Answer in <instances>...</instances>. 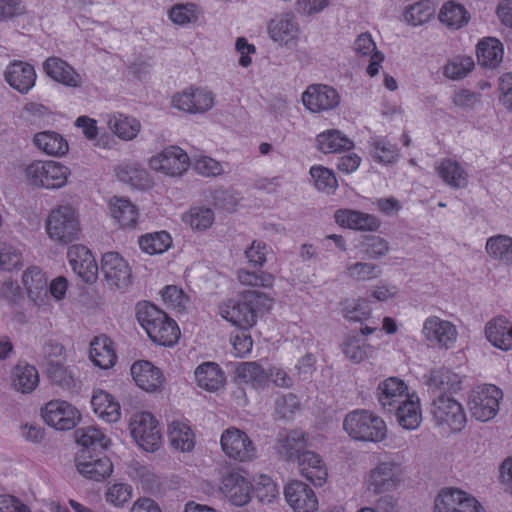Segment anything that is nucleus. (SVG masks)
Returning <instances> with one entry per match:
<instances>
[{"instance_id": "obj_1", "label": "nucleus", "mask_w": 512, "mask_h": 512, "mask_svg": "<svg viewBox=\"0 0 512 512\" xmlns=\"http://www.w3.org/2000/svg\"><path fill=\"white\" fill-rule=\"evenodd\" d=\"M271 299L257 290L244 291L239 300H228L219 306L223 319L241 329L251 328L256 324V311L269 308Z\"/></svg>"}, {"instance_id": "obj_2", "label": "nucleus", "mask_w": 512, "mask_h": 512, "mask_svg": "<svg viewBox=\"0 0 512 512\" xmlns=\"http://www.w3.org/2000/svg\"><path fill=\"white\" fill-rule=\"evenodd\" d=\"M343 428L352 439L357 441L378 443L387 436L385 421L365 409L349 412L344 418Z\"/></svg>"}, {"instance_id": "obj_3", "label": "nucleus", "mask_w": 512, "mask_h": 512, "mask_svg": "<svg viewBox=\"0 0 512 512\" xmlns=\"http://www.w3.org/2000/svg\"><path fill=\"white\" fill-rule=\"evenodd\" d=\"M70 175L69 167L53 160H34L24 169V177L28 185L48 190L64 187Z\"/></svg>"}, {"instance_id": "obj_4", "label": "nucleus", "mask_w": 512, "mask_h": 512, "mask_svg": "<svg viewBox=\"0 0 512 512\" xmlns=\"http://www.w3.org/2000/svg\"><path fill=\"white\" fill-rule=\"evenodd\" d=\"M45 229L50 239L67 244L77 239L80 232L79 215L70 205H59L49 213Z\"/></svg>"}, {"instance_id": "obj_5", "label": "nucleus", "mask_w": 512, "mask_h": 512, "mask_svg": "<svg viewBox=\"0 0 512 512\" xmlns=\"http://www.w3.org/2000/svg\"><path fill=\"white\" fill-rule=\"evenodd\" d=\"M403 467L394 460L380 461L364 476L366 491L374 496L396 490L403 481Z\"/></svg>"}, {"instance_id": "obj_6", "label": "nucleus", "mask_w": 512, "mask_h": 512, "mask_svg": "<svg viewBox=\"0 0 512 512\" xmlns=\"http://www.w3.org/2000/svg\"><path fill=\"white\" fill-rule=\"evenodd\" d=\"M502 397V391L495 385L477 386L471 390L468 396V410L476 420L487 422L497 415Z\"/></svg>"}, {"instance_id": "obj_7", "label": "nucleus", "mask_w": 512, "mask_h": 512, "mask_svg": "<svg viewBox=\"0 0 512 512\" xmlns=\"http://www.w3.org/2000/svg\"><path fill=\"white\" fill-rule=\"evenodd\" d=\"M172 106L189 114H204L215 105V94L206 87L191 85L172 97Z\"/></svg>"}, {"instance_id": "obj_8", "label": "nucleus", "mask_w": 512, "mask_h": 512, "mask_svg": "<svg viewBox=\"0 0 512 512\" xmlns=\"http://www.w3.org/2000/svg\"><path fill=\"white\" fill-rule=\"evenodd\" d=\"M421 333L428 346L440 350L453 348L458 338L457 327L435 315L424 320Z\"/></svg>"}, {"instance_id": "obj_9", "label": "nucleus", "mask_w": 512, "mask_h": 512, "mask_svg": "<svg viewBox=\"0 0 512 512\" xmlns=\"http://www.w3.org/2000/svg\"><path fill=\"white\" fill-rule=\"evenodd\" d=\"M220 445L223 453L238 462H250L256 458L257 448L250 437L236 427H229L222 432Z\"/></svg>"}, {"instance_id": "obj_10", "label": "nucleus", "mask_w": 512, "mask_h": 512, "mask_svg": "<svg viewBox=\"0 0 512 512\" xmlns=\"http://www.w3.org/2000/svg\"><path fill=\"white\" fill-rule=\"evenodd\" d=\"M432 415L438 426L450 432H459L466 424V414L462 405L446 395H440L434 400Z\"/></svg>"}, {"instance_id": "obj_11", "label": "nucleus", "mask_w": 512, "mask_h": 512, "mask_svg": "<svg viewBox=\"0 0 512 512\" xmlns=\"http://www.w3.org/2000/svg\"><path fill=\"white\" fill-rule=\"evenodd\" d=\"M41 416L50 427L59 430H71L81 420L80 411L64 400H51L41 408Z\"/></svg>"}, {"instance_id": "obj_12", "label": "nucleus", "mask_w": 512, "mask_h": 512, "mask_svg": "<svg viewBox=\"0 0 512 512\" xmlns=\"http://www.w3.org/2000/svg\"><path fill=\"white\" fill-rule=\"evenodd\" d=\"M134 440L145 451L153 452L161 443V433L155 417L148 412L135 413L130 420Z\"/></svg>"}, {"instance_id": "obj_13", "label": "nucleus", "mask_w": 512, "mask_h": 512, "mask_svg": "<svg viewBox=\"0 0 512 512\" xmlns=\"http://www.w3.org/2000/svg\"><path fill=\"white\" fill-rule=\"evenodd\" d=\"M434 512H484V510L473 496L457 488H446L435 497Z\"/></svg>"}, {"instance_id": "obj_14", "label": "nucleus", "mask_w": 512, "mask_h": 512, "mask_svg": "<svg viewBox=\"0 0 512 512\" xmlns=\"http://www.w3.org/2000/svg\"><path fill=\"white\" fill-rule=\"evenodd\" d=\"M189 165V156L178 146H169L149 160L152 170L173 177L182 175Z\"/></svg>"}, {"instance_id": "obj_15", "label": "nucleus", "mask_w": 512, "mask_h": 512, "mask_svg": "<svg viewBox=\"0 0 512 512\" xmlns=\"http://www.w3.org/2000/svg\"><path fill=\"white\" fill-rule=\"evenodd\" d=\"M101 270L110 288L124 290L131 284V268L117 252H107L102 256Z\"/></svg>"}, {"instance_id": "obj_16", "label": "nucleus", "mask_w": 512, "mask_h": 512, "mask_svg": "<svg viewBox=\"0 0 512 512\" xmlns=\"http://www.w3.org/2000/svg\"><path fill=\"white\" fill-rule=\"evenodd\" d=\"M340 100L337 90L324 84L309 85L302 94L303 105L313 113L333 110Z\"/></svg>"}, {"instance_id": "obj_17", "label": "nucleus", "mask_w": 512, "mask_h": 512, "mask_svg": "<svg viewBox=\"0 0 512 512\" xmlns=\"http://www.w3.org/2000/svg\"><path fill=\"white\" fill-rule=\"evenodd\" d=\"M284 496L294 512H316L318 509L315 492L300 480L290 481L284 488Z\"/></svg>"}, {"instance_id": "obj_18", "label": "nucleus", "mask_w": 512, "mask_h": 512, "mask_svg": "<svg viewBox=\"0 0 512 512\" xmlns=\"http://www.w3.org/2000/svg\"><path fill=\"white\" fill-rule=\"evenodd\" d=\"M77 471L84 477L100 481L108 477L113 471V465L106 456L92 455L88 449H81L75 459Z\"/></svg>"}, {"instance_id": "obj_19", "label": "nucleus", "mask_w": 512, "mask_h": 512, "mask_svg": "<svg viewBox=\"0 0 512 512\" xmlns=\"http://www.w3.org/2000/svg\"><path fill=\"white\" fill-rule=\"evenodd\" d=\"M3 75L5 82L20 94H27L35 86L37 78L34 67L21 60L10 62Z\"/></svg>"}, {"instance_id": "obj_20", "label": "nucleus", "mask_w": 512, "mask_h": 512, "mask_svg": "<svg viewBox=\"0 0 512 512\" xmlns=\"http://www.w3.org/2000/svg\"><path fill=\"white\" fill-rule=\"evenodd\" d=\"M268 33L274 42L288 47L295 45L299 34L296 17L292 13L276 15L268 24Z\"/></svg>"}, {"instance_id": "obj_21", "label": "nucleus", "mask_w": 512, "mask_h": 512, "mask_svg": "<svg viewBox=\"0 0 512 512\" xmlns=\"http://www.w3.org/2000/svg\"><path fill=\"white\" fill-rule=\"evenodd\" d=\"M67 258L73 271L86 283H92L97 278L98 266L90 252L83 245L69 247Z\"/></svg>"}, {"instance_id": "obj_22", "label": "nucleus", "mask_w": 512, "mask_h": 512, "mask_svg": "<svg viewBox=\"0 0 512 512\" xmlns=\"http://www.w3.org/2000/svg\"><path fill=\"white\" fill-rule=\"evenodd\" d=\"M43 70L55 82L69 88H80L83 77L65 60L59 57H49L43 63Z\"/></svg>"}, {"instance_id": "obj_23", "label": "nucleus", "mask_w": 512, "mask_h": 512, "mask_svg": "<svg viewBox=\"0 0 512 512\" xmlns=\"http://www.w3.org/2000/svg\"><path fill=\"white\" fill-rule=\"evenodd\" d=\"M407 390L404 381L397 377H389L378 384L377 400L384 410L394 411L396 406L410 395Z\"/></svg>"}, {"instance_id": "obj_24", "label": "nucleus", "mask_w": 512, "mask_h": 512, "mask_svg": "<svg viewBox=\"0 0 512 512\" xmlns=\"http://www.w3.org/2000/svg\"><path fill=\"white\" fill-rule=\"evenodd\" d=\"M338 225L356 231L374 232L381 226V221L373 214L353 209H338L334 213Z\"/></svg>"}, {"instance_id": "obj_25", "label": "nucleus", "mask_w": 512, "mask_h": 512, "mask_svg": "<svg viewBox=\"0 0 512 512\" xmlns=\"http://www.w3.org/2000/svg\"><path fill=\"white\" fill-rule=\"evenodd\" d=\"M297 461L298 471L301 476L316 486H322L327 479V466L322 457L314 452H303Z\"/></svg>"}, {"instance_id": "obj_26", "label": "nucleus", "mask_w": 512, "mask_h": 512, "mask_svg": "<svg viewBox=\"0 0 512 512\" xmlns=\"http://www.w3.org/2000/svg\"><path fill=\"white\" fill-rule=\"evenodd\" d=\"M131 375L139 388L147 392L159 390L164 382L160 369L149 361H137L131 366Z\"/></svg>"}, {"instance_id": "obj_27", "label": "nucleus", "mask_w": 512, "mask_h": 512, "mask_svg": "<svg viewBox=\"0 0 512 512\" xmlns=\"http://www.w3.org/2000/svg\"><path fill=\"white\" fill-rule=\"evenodd\" d=\"M221 490L232 504L243 506L250 500L252 487L245 477L233 472L222 479Z\"/></svg>"}, {"instance_id": "obj_28", "label": "nucleus", "mask_w": 512, "mask_h": 512, "mask_svg": "<svg viewBox=\"0 0 512 512\" xmlns=\"http://www.w3.org/2000/svg\"><path fill=\"white\" fill-rule=\"evenodd\" d=\"M485 335L496 348L503 351L512 348V323L505 317L491 319L485 326Z\"/></svg>"}, {"instance_id": "obj_29", "label": "nucleus", "mask_w": 512, "mask_h": 512, "mask_svg": "<svg viewBox=\"0 0 512 512\" xmlns=\"http://www.w3.org/2000/svg\"><path fill=\"white\" fill-rule=\"evenodd\" d=\"M22 283L28 298L35 305H42L47 299V277L38 267H29L22 276Z\"/></svg>"}, {"instance_id": "obj_30", "label": "nucleus", "mask_w": 512, "mask_h": 512, "mask_svg": "<svg viewBox=\"0 0 512 512\" xmlns=\"http://www.w3.org/2000/svg\"><path fill=\"white\" fill-rule=\"evenodd\" d=\"M353 50L359 57L368 58L370 63L367 67V73L373 77L378 74L384 55L377 50L371 34H360L353 44Z\"/></svg>"}, {"instance_id": "obj_31", "label": "nucleus", "mask_w": 512, "mask_h": 512, "mask_svg": "<svg viewBox=\"0 0 512 512\" xmlns=\"http://www.w3.org/2000/svg\"><path fill=\"white\" fill-rule=\"evenodd\" d=\"M437 175L453 189H463L468 184L469 175L459 162L445 158L435 167Z\"/></svg>"}, {"instance_id": "obj_32", "label": "nucleus", "mask_w": 512, "mask_h": 512, "mask_svg": "<svg viewBox=\"0 0 512 512\" xmlns=\"http://www.w3.org/2000/svg\"><path fill=\"white\" fill-rule=\"evenodd\" d=\"M168 440L171 447L180 452H191L195 447V434L187 421L173 420L168 425Z\"/></svg>"}, {"instance_id": "obj_33", "label": "nucleus", "mask_w": 512, "mask_h": 512, "mask_svg": "<svg viewBox=\"0 0 512 512\" xmlns=\"http://www.w3.org/2000/svg\"><path fill=\"white\" fill-rule=\"evenodd\" d=\"M307 439L299 430H293L280 436L277 442V453L287 461H295L303 452H307Z\"/></svg>"}, {"instance_id": "obj_34", "label": "nucleus", "mask_w": 512, "mask_h": 512, "mask_svg": "<svg viewBox=\"0 0 512 512\" xmlns=\"http://www.w3.org/2000/svg\"><path fill=\"white\" fill-rule=\"evenodd\" d=\"M396 417L398 423L408 430H414L419 427L422 421V414L419 405V399L414 394L409 395L396 406Z\"/></svg>"}, {"instance_id": "obj_35", "label": "nucleus", "mask_w": 512, "mask_h": 512, "mask_svg": "<svg viewBox=\"0 0 512 512\" xmlns=\"http://www.w3.org/2000/svg\"><path fill=\"white\" fill-rule=\"evenodd\" d=\"M194 375L197 385L209 392L217 391L225 383L223 371L213 362H205L199 365Z\"/></svg>"}, {"instance_id": "obj_36", "label": "nucleus", "mask_w": 512, "mask_h": 512, "mask_svg": "<svg viewBox=\"0 0 512 512\" xmlns=\"http://www.w3.org/2000/svg\"><path fill=\"white\" fill-rule=\"evenodd\" d=\"M33 143L40 151L54 157L64 156L69 150L67 140L55 131H43L35 134Z\"/></svg>"}, {"instance_id": "obj_37", "label": "nucleus", "mask_w": 512, "mask_h": 512, "mask_svg": "<svg viewBox=\"0 0 512 512\" xmlns=\"http://www.w3.org/2000/svg\"><path fill=\"white\" fill-rule=\"evenodd\" d=\"M91 405L95 414L108 423H114L120 419L121 412L119 403L116 402L109 393L103 390L94 392Z\"/></svg>"}, {"instance_id": "obj_38", "label": "nucleus", "mask_w": 512, "mask_h": 512, "mask_svg": "<svg viewBox=\"0 0 512 512\" xmlns=\"http://www.w3.org/2000/svg\"><path fill=\"white\" fill-rule=\"evenodd\" d=\"M107 125L115 135L125 141L134 139L141 130V124L136 118L121 113L107 115Z\"/></svg>"}, {"instance_id": "obj_39", "label": "nucleus", "mask_w": 512, "mask_h": 512, "mask_svg": "<svg viewBox=\"0 0 512 512\" xmlns=\"http://www.w3.org/2000/svg\"><path fill=\"white\" fill-rule=\"evenodd\" d=\"M342 352L351 362L358 364L371 357L374 348L358 334H348L342 342Z\"/></svg>"}, {"instance_id": "obj_40", "label": "nucleus", "mask_w": 512, "mask_h": 512, "mask_svg": "<svg viewBox=\"0 0 512 512\" xmlns=\"http://www.w3.org/2000/svg\"><path fill=\"white\" fill-rule=\"evenodd\" d=\"M147 334L153 342L159 345L172 346L178 341L180 330L175 321L164 313L163 318L158 320Z\"/></svg>"}, {"instance_id": "obj_41", "label": "nucleus", "mask_w": 512, "mask_h": 512, "mask_svg": "<svg viewBox=\"0 0 512 512\" xmlns=\"http://www.w3.org/2000/svg\"><path fill=\"white\" fill-rule=\"evenodd\" d=\"M89 356L92 362L102 368L112 367L116 361V354L111 340L106 336L95 337L90 344Z\"/></svg>"}, {"instance_id": "obj_42", "label": "nucleus", "mask_w": 512, "mask_h": 512, "mask_svg": "<svg viewBox=\"0 0 512 512\" xmlns=\"http://www.w3.org/2000/svg\"><path fill=\"white\" fill-rule=\"evenodd\" d=\"M111 216L121 227H134L138 220V209L128 199L113 197L109 202Z\"/></svg>"}, {"instance_id": "obj_43", "label": "nucleus", "mask_w": 512, "mask_h": 512, "mask_svg": "<svg viewBox=\"0 0 512 512\" xmlns=\"http://www.w3.org/2000/svg\"><path fill=\"white\" fill-rule=\"evenodd\" d=\"M12 385L22 393H30L39 383L37 369L27 363H19L12 370Z\"/></svg>"}, {"instance_id": "obj_44", "label": "nucleus", "mask_w": 512, "mask_h": 512, "mask_svg": "<svg viewBox=\"0 0 512 512\" xmlns=\"http://www.w3.org/2000/svg\"><path fill=\"white\" fill-rule=\"evenodd\" d=\"M503 59L502 43L496 38H486L477 45V60L482 66L495 68Z\"/></svg>"}, {"instance_id": "obj_45", "label": "nucleus", "mask_w": 512, "mask_h": 512, "mask_svg": "<svg viewBox=\"0 0 512 512\" xmlns=\"http://www.w3.org/2000/svg\"><path fill=\"white\" fill-rule=\"evenodd\" d=\"M438 17L441 23L455 30L467 25L470 19V15L464 6L454 1L446 2L442 6Z\"/></svg>"}, {"instance_id": "obj_46", "label": "nucleus", "mask_w": 512, "mask_h": 512, "mask_svg": "<svg viewBox=\"0 0 512 512\" xmlns=\"http://www.w3.org/2000/svg\"><path fill=\"white\" fill-rule=\"evenodd\" d=\"M426 384L434 390L457 391L462 377L447 368H439L430 372Z\"/></svg>"}, {"instance_id": "obj_47", "label": "nucleus", "mask_w": 512, "mask_h": 512, "mask_svg": "<svg viewBox=\"0 0 512 512\" xmlns=\"http://www.w3.org/2000/svg\"><path fill=\"white\" fill-rule=\"evenodd\" d=\"M486 252L494 260L505 265H512V238L507 235L489 237L486 242Z\"/></svg>"}, {"instance_id": "obj_48", "label": "nucleus", "mask_w": 512, "mask_h": 512, "mask_svg": "<svg viewBox=\"0 0 512 512\" xmlns=\"http://www.w3.org/2000/svg\"><path fill=\"white\" fill-rule=\"evenodd\" d=\"M318 148L323 153H336L341 150H349L353 142L339 130L331 129L317 136Z\"/></svg>"}, {"instance_id": "obj_49", "label": "nucleus", "mask_w": 512, "mask_h": 512, "mask_svg": "<svg viewBox=\"0 0 512 512\" xmlns=\"http://www.w3.org/2000/svg\"><path fill=\"white\" fill-rule=\"evenodd\" d=\"M75 438L82 449L88 450H96L98 448L105 449L110 443L106 435L99 428L94 426L78 428L75 431Z\"/></svg>"}, {"instance_id": "obj_50", "label": "nucleus", "mask_w": 512, "mask_h": 512, "mask_svg": "<svg viewBox=\"0 0 512 512\" xmlns=\"http://www.w3.org/2000/svg\"><path fill=\"white\" fill-rule=\"evenodd\" d=\"M382 274L380 267L371 262H353L346 265L345 275L357 282L377 279Z\"/></svg>"}, {"instance_id": "obj_51", "label": "nucleus", "mask_w": 512, "mask_h": 512, "mask_svg": "<svg viewBox=\"0 0 512 512\" xmlns=\"http://www.w3.org/2000/svg\"><path fill=\"white\" fill-rule=\"evenodd\" d=\"M172 243L170 235L165 231L147 234L139 239L140 248L149 255L162 254Z\"/></svg>"}, {"instance_id": "obj_52", "label": "nucleus", "mask_w": 512, "mask_h": 512, "mask_svg": "<svg viewBox=\"0 0 512 512\" xmlns=\"http://www.w3.org/2000/svg\"><path fill=\"white\" fill-rule=\"evenodd\" d=\"M214 219V212L205 207H193L182 216V220L194 230L208 229Z\"/></svg>"}, {"instance_id": "obj_53", "label": "nucleus", "mask_w": 512, "mask_h": 512, "mask_svg": "<svg viewBox=\"0 0 512 512\" xmlns=\"http://www.w3.org/2000/svg\"><path fill=\"white\" fill-rule=\"evenodd\" d=\"M435 9L428 1L414 3L404 12V20L412 25L419 26L428 22L434 15Z\"/></svg>"}, {"instance_id": "obj_54", "label": "nucleus", "mask_w": 512, "mask_h": 512, "mask_svg": "<svg viewBox=\"0 0 512 512\" xmlns=\"http://www.w3.org/2000/svg\"><path fill=\"white\" fill-rule=\"evenodd\" d=\"M239 378L255 387H262L268 381V373L256 362L242 363L238 369Z\"/></svg>"}, {"instance_id": "obj_55", "label": "nucleus", "mask_w": 512, "mask_h": 512, "mask_svg": "<svg viewBox=\"0 0 512 512\" xmlns=\"http://www.w3.org/2000/svg\"><path fill=\"white\" fill-rule=\"evenodd\" d=\"M162 310L158 309L154 304L143 301L136 306V318L141 327L148 333L158 320L163 318Z\"/></svg>"}, {"instance_id": "obj_56", "label": "nucleus", "mask_w": 512, "mask_h": 512, "mask_svg": "<svg viewBox=\"0 0 512 512\" xmlns=\"http://www.w3.org/2000/svg\"><path fill=\"white\" fill-rule=\"evenodd\" d=\"M22 265L23 255L21 249L9 243H0V269L13 271L20 269Z\"/></svg>"}, {"instance_id": "obj_57", "label": "nucleus", "mask_w": 512, "mask_h": 512, "mask_svg": "<svg viewBox=\"0 0 512 512\" xmlns=\"http://www.w3.org/2000/svg\"><path fill=\"white\" fill-rule=\"evenodd\" d=\"M372 157L380 163H391L398 156V150L384 138H372L371 150Z\"/></svg>"}, {"instance_id": "obj_58", "label": "nucleus", "mask_w": 512, "mask_h": 512, "mask_svg": "<svg viewBox=\"0 0 512 512\" xmlns=\"http://www.w3.org/2000/svg\"><path fill=\"white\" fill-rule=\"evenodd\" d=\"M237 279L242 285L261 288H270L274 282V276L268 272H251L246 269L238 270Z\"/></svg>"}, {"instance_id": "obj_59", "label": "nucleus", "mask_w": 512, "mask_h": 512, "mask_svg": "<svg viewBox=\"0 0 512 512\" xmlns=\"http://www.w3.org/2000/svg\"><path fill=\"white\" fill-rule=\"evenodd\" d=\"M473 68V59L469 56H461L449 61L443 73L449 79L458 80L468 75Z\"/></svg>"}, {"instance_id": "obj_60", "label": "nucleus", "mask_w": 512, "mask_h": 512, "mask_svg": "<svg viewBox=\"0 0 512 512\" xmlns=\"http://www.w3.org/2000/svg\"><path fill=\"white\" fill-rule=\"evenodd\" d=\"M310 175L314 180V185L321 191H333L338 183L333 172L323 166H313L310 168Z\"/></svg>"}, {"instance_id": "obj_61", "label": "nucleus", "mask_w": 512, "mask_h": 512, "mask_svg": "<svg viewBox=\"0 0 512 512\" xmlns=\"http://www.w3.org/2000/svg\"><path fill=\"white\" fill-rule=\"evenodd\" d=\"M342 313L349 321L361 322L369 318L371 310L365 305V300L353 299L344 302Z\"/></svg>"}, {"instance_id": "obj_62", "label": "nucleus", "mask_w": 512, "mask_h": 512, "mask_svg": "<svg viewBox=\"0 0 512 512\" xmlns=\"http://www.w3.org/2000/svg\"><path fill=\"white\" fill-rule=\"evenodd\" d=\"M133 493V488L127 483H114L109 486L105 493L106 501L116 507L127 503Z\"/></svg>"}, {"instance_id": "obj_63", "label": "nucleus", "mask_w": 512, "mask_h": 512, "mask_svg": "<svg viewBox=\"0 0 512 512\" xmlns=\"http://www.w3.org/2000/svg\"><path fill=\"white\" fill-rule=\"evenodd\" d=\"M171 21L178 25H186L198 19V13L194 4H178L170 12Z\"/></svg>"}, {"instance_id": "obj_64", "label": "nucleus", "mask_w": 512, "mask_h": 512, "mask_svg": "<svg viewBox=\"0 0 512 512\" xmlns=\"http://www.w3.org/2000/svg\"><path fill=\"white\" fill-rule=\"evenodd\" d=\"M299 410L300 401L298 397L292 393L278 397L275 402V411L281 418L289 419Z\"/></svg>"}]
</instances>
